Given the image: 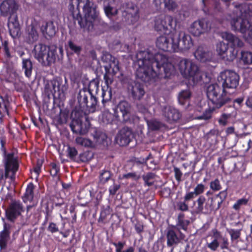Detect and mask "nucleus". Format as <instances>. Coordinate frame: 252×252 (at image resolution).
Segmentation results:
<instances>
[{"instance_id": "5fc2aeb1", "label": "nucleus", "mask_w": 252, "mask_h": 252, "mask_svg": "<svg viewBox=\"0 0 252 252\" xmlns=\"http://www.w3.org/2000/svg\"><path fill=\"white\" fill-rule=\"evenodd\" d=\"M210 187L211 189L215 191L220 190L221 188L220 182L218 179H216L214 181H211Z\"/></svg>"}, {"instance_id": "a211bd4d", "label": "nucleus", "mask_w": 252, "mask_h": 252, "mask_svg": "<svg viewBox=\"0 0 252 252\" xmlns=\"http://www.w3.org/2000/svg\"><path fill=\"white\" fill-rule=\"evenodd\" d=\"M134 137V133L131 128L127 126L122 127L115 137V141L120 146L127 145Z\"/></svg>"}, {"instance_id": "e2e57ef3", "label": "nucleus", "mask_w": 252, "mask_h": 252, "mask_svg": "<svg viewBox=\"0 0 252 252\" xmlns=\"http://www.w3.org/2000/svg\"><path fill=\"white\" fill-rule=\"evenodd\" d=\"M174 172L175 173V178L176 180L180 183L181 181V178L183 175V173L181 170L177 167H174Z\"/></svg>"}, {"instance_id": "69168bd1", "label": "nucleus", "mask_w": 252, "mask_h": 252, "mask_svg": "<svg viewBox=\"0 0 252 252\" xmlns=\"http://www.w3.org/2000/svg\"><path fill=\"white\" fill-rule=\"evenodd\" d=\"M220 240L221 241L220 244L221 249H228L229 247V242L228 239L225 237H223Z\"/></svg>"}, {"instance_id": "09e8293b", "label": "nucleus", "mask_w": 252, "mask_h": 252, "mask_svg": "<svg viewBox=\"0 0 252 252\" xmlns=\"http://www.w3.org/2000/svg\"><path fill=\"white\" fill-rule=\"evenodd\" d=\"M230 235L231 240L234 241L240 238L241 236V229H230L228 231Z\"/></svg>"}, {"instance_id": "20e7f679", "label": "nucleus", "mask_w": 252, "mask_h": 252, "mask_svg": "<svg viewBox=\"0 0 252 252\" xmlns=\"http://www.w3.org/2000/svg\"><path fill=\"white\" fill-rule=\"evenodd\" d=\"M81 3L84 17L81 18L78 24L84 32H89L93 29L94 23L98 22L101 24L103 22L98 16L97 6L93 0H83Z\"/></svg>"}, {"instance_id": "774afa93", "label": "nucleus", "mask_w": 252, "mask_h": 252, "mask_svg": "<svg viewBox=\"0 0 252 252\" xmlns=\"http://www.w3.org/2000/svg\"><path fill=\"white\" fill-rule=\"evenodd\" d=\"M212 0H203V2L205 5V7L203 8V10L205 13L206 14L210 15L208 14V11L210 9L211 7V2Z\"/></svg>"}, {"instance_id": "f8f14e48", "label": "nucleus", "mask_w": 252, "mask_h": 252, "mask_svg": "<svg viewBox=\"0 0 252 252\" xmlns=\"http://www.w3.org/2000/svg\"><path fill=\"white\" fill-rule=\"evenodd\" d=\"M131 106L125 100L121 101L113 109L115 120L126 123L130 121Z\"/></svg>"}, {"instance_id": "72a5a7b5", "label": "nucleus", "mask_w": 252, "mask_h": 252, "mask_svg": "<svg viewBox=\"0 0 252 252\" xmlns=\"http://www.w3.org/2000/svg\"><path fill=\"white\" fill-rule=\"evenodd\" d=\"M41 30L43 34H46L49 37L54 36L56 33V27L52 22L46 23L45 26H42Z\"/></svg>"}, {"instance_id": "c85d7f7f", "label": "nucleus", "mask_w": 252, "mask_h": 252, "mask_svg": "<svg viewBox=\"0 0 252 252\" xmlns=\"http://www.w3.org/2000/svg\"><path fill=\"white\" fill-rule=\"evenodd\" d=\"M195 58L198 61L205 62L210 59V53L202 46H198L194 52Z\"/></svg>"}, {"instance_id": "bb28decb", "label": "nucleus", "mask_w": 252, "mask_h": 252, "mask_svg": "<svg viewBox=\"0 0 252 252\" xmlns=\"http://www.w3.org/2000/svg\"><path fill=\"white\" fill-rule=\"evenodd\" d=\"M222 37L231 44V47L232 48L236 47L241 48L244 45L242 40L231 33L228 32H223L222 33Z\"/></svg>"}, {"instance_id": "58836bf2", "label": "nucleus", "mask_w": 252, "mask_h": 252, "mask_svg": "<svg viewBox=\"0 0 252 252\" xmlns=\"http://www.w3.org/2000/svg\"><path fill=\"white\" fill-rule=\"evenodd\" d=\"M156 175L152 172H149L145 175L142 176V178L144 181L145 186L150 187L155 183V179Z\"/></svg>"}, {"instance_id": "13d9d810", "label": "nucleus", "mask_w": 252, "mask_h": 252, "mask_svg": "<svg viewBox=\"0 0 252 252\" xmlns=\"http://www.w3.org/2000/svg\"><path fill=\"white\" fill-rule=\"evenodd\" d=\"M207 247L212 251H216L220 246L219 241L214 239L211 243L207 244Z\"/></svg>"}, {"instance_id": "f3484780", "label": "nucleus", "mask_w": 252, "mask_h": 252, "mask_svg": "<svg viewBox=\"0 0 252 252\" xmlns=\"http://www.w3.org/2000/svg\"><path fill=\"white\" fill-rule=\"evenodd\" d=\"M173 34H165L158 37L156 44L159 50L165 52H175Z\"/></svg>"}, {"instance_id": "2f4dec72", "label": "nucleus", "mask_w": 252, "mask_h": 252, "mask_svg": "<svg viewBox=\"0 0 252 252\" xmlns=\"http://www.w3.org/2000/svg\"><path fill=\"white\" fill-rule=\"evenodd\" d=\"M205 185L202 184H198L194 188L193 191L186 193V199H193L195 196L202 194L205 190Z\"/></svg>"}, {"instance_id": "de8ad7c7", "label": "nucleus", "mask_w": 252, "mask_h": 252, "mask_svg": "<svg viewBox=\"0 0 252 252\" xmlns=\"http://www.w3.org/2000/svg\"><path fill=\"white\" fill-rule=\"evenodd\" d=\"M104 11L107 16L110 18L117 14L118 10L111 6L109 4L105 6Z\"/></svg>"}, {"instance_id": "6ab92c4d", "label": "nucleus", "mask_w": 252, "mask_h": 252, "mask_svg": "<svg viewBox=\"0 0 252 252\" xmlns=\"http://www.w3.org/2000/svg\"><path fill=\"white\" fill-rule=\"evenodd\" d=\"M106 72L104 74L103 78L105 81V83L107 86V89L104 90L103 89L102 97V103L104 104L105 102L108 101L111 99L112 93L111 88L110 86L112 84L114 81V76L116 74H114L113 72H110L109 69L105 68Z\"/></svg>"}, {"instance_id": "864d4df0", "label": "nucleus", "mask_w": 252, "mask_h": 252, "mask_svg": "<svg viewBox=\"0 0 252 252\" xmlns=\"http://www.w3.org/2000/svg\"><path fill=\"white\" fill-rule=\"evenodd\" d=\"M89 97H90V100L89 101V103L87 107L90 108L92 109V111H94L97 104V99L96 97L93 95V94H92Z\"/></svg>"}, {"instance_id": "603ef678", "label": "nucleus", "mask_w": 252, "mask_h": 252, "mask_svg": "<svg viewBox=\"0 0 252 252\" xmlns=\"http://www.w3.org/2000/svg\"><path fill=\"white\" fill-rule=\"evenodd\" d=\"M111 176V174L110 171L108 170H104L100 175V181L101 183L104 184L110 179Z\"/></svg>"}, {"instance_id": "052dcab7", "label": "nucleus", "mask_w": 252, "mask_h": 252, "mask_svg": "<svg viewBox=\"0 0 252 252\" xmlns=\"http://www.w3.org/2000/svg\"><path fill=\"white\" fill-rule=\"evenodd\" d=\"M68 154L70 158L73 160H76V156L77 155V151L75 148L73 147H68Z\"/></svg>"}, {"instance_id": "c756f323", "label": "nucleus", "mask_w": 252, "mask_h": 252, "mask_svg": "<svg viewBox=\"0 0 252 252\" xmlns=\"http://www.w3.org/2000/svg\"><path fill=\"white\" fill-rule=\"evenodd\" d=\"M91 95V93L86 90L83 89L80 91L77 98L81 107H87L89 103L88 99Z\"/></svg>"}, {"instance_id": "a19ab883", "label": "nucleus", "mask_w": 252, "mask_h": 252, "mask_svg": "<svg viewBox=\"0 0 252 252\" xmlns=\"http://www.w3.org/2000/svg\"><path fill=\"white\" fill-rule=\"evenodd\" d=\"M249 201V198L243 197L238 199L236 202L233 205V209L236 211H239L243 206H246L248 204Z\"/></svg>"}, {"instance_id": "680f3d73", "label": "nucleus", "mask_w": 252, "mask_h": 252, "mask_svg": "<svg viewBox=\"0 0 252 252\" xmlns=\"http://www.w3.org/2000/svg\"><path fill=\"white\" fill-rule=\"evenodd\" d=\"M112 244L116 248V252H123V249L125 245H126L125 242H119L118 243L113 242Z\"/></svg>"}, {"instance_id": "412c9836", "label": "nucleus", "mask_w": 252, "mask_h": 252, "mask_svg": "<svg viewBox=\"0 0 252 252\" xmlns=\"http://www.w3.org/2000/svg\"><path fill=\"white\" fill-rule=\"evenodd\" d=\"M17 9V5L13 0H4L0 5V14L4 17H12Z\"/></svg>"}, {"instance_id": "0e129e2a", "label": "nucleus", "mask_w": 252, "mask_h": 252, "mask_svg": "<svg viewBox=\"0 0 252 252\" xmlns=\"http://www.w3.org/2000/svg\"><path fill=\"white\" fill-rule=\"evenodd\" d=\"M42 165V161L38 159L37 160L36 164L33 168V171L36 174V178H37L41 171V167Z\"/></svg>"}, {"instance_id": "3c124183", "label": "nucleus", "mask_w": 252, "mask_h": 252, "mask_svg": "<svg viewBox=\"0 0 252 252\" xmlns=\"http://www.w3.org/2000/svg\"><path fill=\"white\" fill-rule=\"evenodd\" d=\"M99 89L98 83L95 81H91L89 85L88 92L93 94L94 92L97 93Z\"/></svg>"}, {"instance_id": "6e6d98bb", "label": "nucleus", "mask_w": 252, "mask_h": 252, "mask_svg": "<svg viewBox=\"0 0 252 252\" xmlns=\"http://www.w3.org/2000/svg\"><path fill=\"white\" fill-rule=\"evenodd\" d=\"M69 49L76 54H79L81 51V47L74 43L72 41H69L68 42Z\"/></svg>"}, {"instance_id": "79ce46f5", "label": "nucleus", "mask_w": 252, "mask_h": 252, "mask_svg": "<svg viewBox=\"0 0 252 252\" xmlns=\"http://www.w3.org/2000/svg\"><path fill=\"white\" fill-rule=\"evenodd\" d=\"M241 59L245 64H252V53L248 51H242Z\"/></svg>"}, {"instance_id": "aec40b11", "label": "nucleus", "mask_w": 252, "mask_h": 252, "mask_svg": "<svg viewBox=\"0 0 252 252\" xmlns=\"http://www.w3.org/2000/svg\"><path fill=\"white\" fill-rule=\"evenodd\" d=\"M24 211L22 204L19 201H13L6 211L7 218L10 221H14Z\"/></svg>"}, {"instance_id": "a18cd8bd", "label": "nucleus", "mask_w": 252, "mask_h": 252, "mask_svg": "<svg viewBox=\"0 0 252 252\" xmlns=\"http://www.w3.org/2000/svg\"><path fill=\"white\" fill-rule=\"evenodd\" d=\"M192 199H186V194L184 197V201H179L177 203L178 209L182 211H187L189 210V206L188 203Z\"/></svg>"}, {"instance_id": "5701e85b", "label": "nucleus", "mask_w": 252, "mask_h": 252, "mask_svg": "<svg viewBox=\"0 0 252 252\" xmlns=\"http://www.w3.org/2000/svg\"><path fill=\"white\" fill-rule=\"evenodd\" d=\"M138 9L136 6L132 4H128L123 12V16L128 23H133L138 18Z\"/></svg>"}, {"instance_id": "ddd939ff", "label": "nucleus", "mask_w": 252, "mask_h": 252, "mask_svg": "<svg viewBox=\"0 0 252 252\" xmlns=\"http://www.w3.org/2000/svg\"><path fill=\"white\" fill-rule=\"evenodd\" d=\"M83 117L80 116V113L77 111L74 112V117L69 125L70 128L74 133L80 135L86 134L89 130V125L87 122L83 123L82 122Z\"/></svg>"}, {"instance_id": "f704fd0d", "label": "nucleus", "mask_w": 252, "mask_h": 252, "mask_svg": "<svg viewBox=\"0 0 252 252\" xmlns=\"http://www.w3.org/2000/svg\"><path fill=\"white\" fill-rule=\"evenodd\" d=\"M190 221L189 220H185V215L182 213H179L177 218V226L178 228L179 227L184 230H186L189 224Z\"/></svg>"}, {"instance_id": "4be33fe9", "label": "nucleus", "mask_w": 252, "mask_h": 252, "mask_svg": "<svg viewBox=\"0 0 252 252\" xmlns=\"http://www.w3.org/2000/svg\"><path fill=\"white\" fill-rule=\"evenodd\" d=\"M128 92L134 100H140L145 94V91L141 84L132 82L128 84Z\"/></svg>"}, {"instance_id": "6e6552de", "label": "nucleus", "mask_w": 252, "mask_h": 252, "mask_svg": "<svg viewBox=\"0 0 252 252\" xmlns=\"http://www.w3.org/2000/svg\"><path fill=\"white\" fill-rule=\"evenodd\" d=\"M207 95L214 107L220 108L230 101L224 89L217 84H211L207 87Z\"/></svg>"}, {"instance_id": "37998d69", "label": "nucleus", "mask_w": 252, "mask_h": 252, "mask_svg": "<svg viewBox=\"0 0 252 252\" xmlns=\"http://www.w3.org/2000/svg\"><path fill=\"white\" fill-rule=\"evenodd\" d=\"M110 213L111 210L109 206H107L106 208H103L100 212V217L98 220V222L104 223L106 219Z\"/></svg>"}, {"instance_id": "7ed1b4c3", "label": "nucleus", "mask_w": 252, "mask_h": 252, "mask_svg": "<svg viewBox=\"0 0 252 252\" xmlns=\"http://www.w3.org/2000/svg\"><path fill=\"white\" fill-rule=\"evenodd\" d=\"M226 190L220 191L218 194L209 197L207 199L203 195H199L193 202V210L196 214H210L218 211L221 204L226 198Z\"/></svg>"}, {"instance_id": "2eb2a0df", "label": "nucleus", "mask_w": 252, "mask_h": 252, "mask_svg": "<svg viewBox=\"0 0 252 252\" xmlns=\"http://www.w3.org/2000/svg\"><path fill=\"white\" fill-rule=\"evenodd\" d=\"M211 27L210 21L206 18H201L194 21L190 28L191 33L198 36L209 31Z\"/></svg>"}, {"instance_id": "0eeeda50", "label": "nucleus", "mask_w": 252, "mask_h": 252, "mask_svg": "<svg viewBox=\"0 0 252 252\" xmlns=\"http://www.w3.org/2000/svg\"><path fill=\"white\" fill-rule=\"evenodd\" d=\"M34 58L44 66H50L56 60V50L53 47L38 43L33 49Z\"/></svg>"}, {"instance_id": "4d7b16f0", "label": "nucleus", "mask_w": 252, "mask_h": 252, "mask_svg": "<svg viewBox=\"0 0 252 252\" xmlns=\"http://www.w3.org/2000/svg\"><path fill=\"white\" fill-rule=\"evenodd\" d=\"M230 114H223L218 120L220 125L224 126L227 124V120L230 117Z\"/></svg>"}, {"instance_id": "338daca9", "label": "nucleus", "mask_w": 252, "mask_h": 252, "mask_svg": "<svg viewBox=\"0 0 252 252\" xmlns=\"http://www.w3.org/2000/svg\"><path fill=\"white\" fill-rule=\"evenodd\" d=\"M123 178L125 179L131 178L134 180H138L140 178V176L134 172H132L124 174L123 176Z\"/></svg>"}, {"instance_id": "393cba45", "label": "nucleus", "mask_w": 252, "mask_h": 252, "mask_svg": "<svg viewBox=\"0 0 252 252\" xmlns=\"http://www.w3.org/2000/svg\"><path fill=\"white\" fill-rule=\"evenodd\" d=\"M8 27L10 34L13 38H17L20 35V27L16 16L9 17Z\"/></svg>"}, {"instance_id": "8fccbe9b", "label": "nucleus", "mask_w": 252, "mask_h": 252, "mask_svg": "<svg viewBox=\"0 0 252 252\" xmlns=\"http://www.w3.org/2000/svg\"><path fill=\"white\" fill-rule=\"evenodd\" d=\"M165 7L169 11H174L177 8V4L173 0H164Z\"/></svg>"}, {"instance_id": "1a4fd4ad", "label": "nucleus", "mask_w": 252, "mask_h": 252, "mask_svg": "<svg viewBox=\"0 0 252 252\" xmlns=\"http://www.w3.org/2000/svg\"><path fill=\"white\" fill-rule=\"evenodd\" d=\"M2 162L5 170V177L9 178L13 180L15 178L16 173L19 169L18 157L13 152H5L4 151L2 155Z\"/></svg>"}, {"instance_id": "c9c22d12", "label": "nucleus", "mask_w": 252, "mask_h": 252, "mask_svg": "<svg viewBox=\"0 0 252 252\" xmlns=\"http://www.w3.org/2000/svg\"><path fill=\"white\" fill-rule=\"evenodd\" d=\"M34 187L32 183H30L26 189V192L24 194V196L23 197V201L24 202H27L28 201H31L33 198L34 193H33V189Z\"/></svg>"}, {"instance_id": "bf43d9fd", "label": "nucleus", "mask_w": 252, "mask_h": 252, "mask_svg": "<svg viewBox=\"0 0 252 252\" xmlns=\"http://www.w3.org/2000/svg\"><path fill=\"white\" fill-rule=\"evenodd\" d=\"M50 174L53 176H56L60 171L59 167L54 162H52L50 164Z\"/></svg>"}, {"instance_id": "cd10ccee", "label": "nucleus", "mask_w": 252, "mask_h": 252, "mask_svg": "<svg viewBox=\"0 0 252 252\" xmlns=\"http://www.w3.org/2000/svg\"><path fill=\"white\" fill-rule=\"evenodd\" d=\"M38 26L37 24L34 23H32L27 28V39L29 43H33L38 38V33L37 29Z\"/></svg>"}, {"instance_id": "b1692460", "label": "nucleus", "mask_w": 252, "mask_h": 252, "mask_svg": "<svg viewBox=\"0 0 252 252\" xmlns=\"http://www.w3.org/2000/svg\"><path fill=\"white\" fill-rule=\"evenodd\" d=\"M163 115L169 123L177 121L181 118L179 111L171 106H165L162 110Z\"/></svg>"}, {"instance_id": "f03ea898", "label": "nucleus", "mask_w": 252, "mask_h": 252, "mask_svg": "<svg viewBox=\"0 0 252 252\" xmlns=\"http://www.w3.org/2000/svg\"><path fill=\"white\" fill-rule=\"evenodd\" d=\"M232 5L237 16L230 21L232 30L240 32L245 40L252 45V25L247 17L252 16V4L234 2Z\"/></svg>"}, {"instance_id": "ea45409f", "label": "nucleus", "mask_w": 252, "mask_h": 252, "mask_svg": "<svg viewBox=\"0 0 252 252\" xmlns=\"http://www.w3.org/2000/svg\"><path fill=\"white\" fill-rule=\"evenodd\" d=\"M228 49L227 44H225L222 41L220 42L217 43L216 46V51L218 55L222 58L224 56L227 50Z\"/></svg>"}, {"instance_id": "4468645a", "label": "nucleus", "mask_w": 252, "mask_h": 252, "mask_svg": "<svg viewBox=\"0 0 252 252\" xmlns=\"http://www.w3.org/2000/svg\"><path fill=\"white\" fill-rule=\"evenodd\" d=\"M155 22V30L165 33L171 32V30L174 29L176 26L173 17L169 15L157 17Z\"/></svg>"}, {"instance_id": "a878e982", "label": "nucleus", "mask_w": 252, "mask_h": 252, "mask_svg": "<svg viewBox=\"0 0 252 252\" xmlns=\"http://www.w3.org/2000/svg\"><path fill=\"white\" fill-rule=\"evenodd\" d=\"M11 225L4 223L3 229L0 232V247L2 249L6 248L8 241L10 240Z\"/></svg>"}, {"instance_id": "f257e3e1", "label": "nucleus", "mask_w": 252, "mask_h": 252, "mask_svg": "<svg viewBox=\"0 0 252 252\" xmlns=\"http://www.w3.org/2000/svg\"><path fill=\"white\" fill-rule=\"evenodd\" d=\"M135 65L138 67L136 75L144 82L154 80L160 73L161 68L166 77L170 76L175 70L174 65L165 56L161 54H153L149 50L141 51L137 53Z\"/></svg>"}, {"instance_id": "e433bc0d", "label": "nucleus", "mask_w": 252, "mask_h": 252, "mask_svg": "<svg viewBox=\"0 0 252 252\" xmlns=\"http://www.w3.org/2000/svg\"><path fill=\"white\" fill-rule=\"evenodd\" d=\"M191 92L189 89L181 91L178 94V101L181 105H184L186 101H188L190 96Z\"/></svg>"}, {"instance_id": "473e14b6", "label": "nucleus", "mask_w": 252, "mask_h": 252, "mask_svg": "<svg viewBox=\"0 0 252 252\" xmlns=\"http://www.w3.org/2000/svg\"><path fill=\"white\" fill-rule=\"evenodd\" d=\"M104 56L109 60L110 67L112 69V72L116 74L120 71L118 60L109 53H106Z\"/></svg>"}, {"instance_id": "9d476101", "label": "nucleus", "mask_w": 252, "mask_h": 252, "mask_svg": "<svg viewBox=\"0 0 252 252\" xmlns=\"http://www.w3.org/2000/svg\"><path fill=\"white\" fill-rule=\"evenodd\" d=\"M175 52H184L189 49L193 43L190 36L184 31L173 33Z\"/></svg>"}, {"instance_id": "423d86ee", "label": "nucleus", "mask_w": 252, "mask_h": 252, "mask_svg": "<svg viewBox=\"0 0 252 252\" xmlns=\"http://www.w3.org/2000/svg\"><path fill=\"white\" fill-rule=\"evenodd\" d=\"M34 58L44 66H50L56 60V50L53 47L38 43L33 49Z\"/></svg>"}, {"instance_id": "9b49d317", "label": "nucleus", "mask_w": 252, "mask_h": 252, "mask_svg": "<svg viewBox=\"0 0 252 252\" xmlns=\"http://www.w3.org/2000/svg\"><path fill=\"white\" fill-rule=\"evenodd\" d=\"M218 80L225 90L236 88L239 84V76L234 71L226 70L220 73Z\"/></svg>"}, {"instance_id": "4c0bfd02", "label": "nucleus", "mask_w": 252, "mask_h": 252, "mask_svg": "<svg viewBox=\"0 0 252 252\" xmlns=\"http://www.w3.org/2000/svg\"><path fill=\"white\" fill-rule=\"evenodd\" d=\"M238 52V51L236 48L230 47V49L227 50L222 59L227 61L232 62L236 59Z\"/></svg>"}, {"instance_id": "49530a36", "label": "nucleus", "mask_w": 252, "mask_h": 252, "mask_svg": "<svg viewBox=\"0 0 252 252\" xmlns=\"http://www.w3.org/2000/svg\"><path fill=\"white\" fill-rule=\"evenodd\" d=\"M115 119L114 113L112 114L108 110H105L102 115V120L106 124L111 123Z\"/></svg>"}, {"instance_id": "dca6fc26", "label": "nucleus", "mask_w": 252, "mask_h": 252, "mask_svg": "<svg viewBox=\"0 0 252 252\" xmlns=\"http://www.w3.org/2000/svg\"><path fill=\"white\" fill-rule=\"evenodd\" d=\"M185 235L180 230L177 226H173L167 230L166 233L167 245L168 247H173L184 240Z\"/></svg>"}, {"instance_id": "7c9ffc66", "label": "nucleus", "mask_w": 252, "mask_h": 252, "mask_svg": "<svg viewBox=\"0 0 252 252\" xmlns=\"http://www.w3.org/2000/svg\"><path fill=\"white\" fill-rule=\"evenodd\" d=\"M22 69L24 71L25 76L30 78L32 74L33 69V63L30 59H22Z\"/></svg>"}, {"instance_id": "c03bdc74", "label": "nucleus", "mask_w": 252, "mask_h": 252, "mask_svg": "<svg viewBox=\"0 0 252 252\" xmlns=\"http://www.w3.org/2000/svg\"><path fill=\"white\" fill-rule=\"evenodd\" d=\"M75 141L78 145L86 147H91L93 144L91 140L82 137H76Z\"/></svg>"}, {"instance_id": "39448f33", "label": "nucleus", "mask_w": 252, "mask_h": 252, "mask_svg": "<svg viewBox=\"0 0 252 252\" xmlns=\"http://www.w3.org/2000/svg\"><path fill=\"white\" fill-rule=\"evenodd\" d=\"M178 66L183 77L192 80L194 83L202 80L203 73L197 64L192 60L182 59L179 62Z\"/></svg>"}]
</instances>
